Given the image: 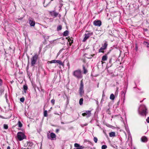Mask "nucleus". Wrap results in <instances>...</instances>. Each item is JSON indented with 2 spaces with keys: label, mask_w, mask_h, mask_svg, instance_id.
I'll return each instance as SVG.
<instances>
[{
  "label": "nucleus",
  "mask_w": 149,
  "mask_h": 149,
  "mask_svg": "<svg viewBox=\"0 0 149 149\" xmlns=\"http://www.w3.org/2000/svg\"><path fill=\"white\" fill-rule=\"evenodd\" d=\"M50 13L52 16H54L55 17H56L58 15V13L54 11L51 12Z\"/></svg>",
  "instance_id": "obj_13"
},
{
  "label": "nucleus",
  "mask_w": 149,
  "mask_h": 149,
  "mask_svg": "<svg viewBox=\"0 0 149 149\" xmlns=\"http://www.w3.org/2000/svg\"><path fill=\"white\" fill-rule=\"evenodd\" d=\"M44 116L45 117L47 116V111L46 110L44 112Z\"/></svg>",
  "instance_id": "obj_28"
},
{
  "label": "nucleus",
  "mask_w": 149,
  "mask_h": 149,
  "mask_svg": "<svg viewBox=\"0 0 149 149\" xmlns=\"http://www.w3.org/2000/svg\"><path fill=\"white\" fill-rule=\"evenodd\" d=\"M48 138L51 140H55L56 139V135L54 133H51L49 136L48 134L47 135Z\"/></svg>",
  "instance_id": "obj_6"
},
{
  "label": "nucleus",
  "mask_w": 149,
  "mask_h": 149,
  "mask_svg": "<svg viewBox=\"0 0 149 149\" xmlns=\"http://www.w3.org/2000/svg\"><path fill=\"white\" fill-rule=\"evenodd\" d=\"M122 93H124V92L123 91L122 92Z\"/></svg>",
  "instance_id": "obj_48"
},
{
  "label": "nucleus",
  "mask_w": 149,
  "mask_h": 149,
  "mask_svg": "<svg viewBox=\"0 0 149 149\" xmlns=\"http://www.w3.org/2000/svg\"><path fill=\"white\" fill-rule=\"evenodd\" d=\"M53 0H51V1H53Z\"/></svg>",
  "instance_id": "obj_52"
},
{
  "label": "nucleus",
  "mask_w": 149,
  "mask_h": 149,
  "mask_svg": "<svg viewBox=\"0 0 149 149\" xmlns=\"http://www.w3.org/2000/svg\"><path fill=\"white\" fill-rule=\"evenodd\" d=\"M84 92V84L82 80H81V81L80 86L79 89V93L80 95L82 96L83 95Z\"/></svg>",
  "instance_id": "obj_5"
},
{
  "label": "nucleus",
  "mask_w": 149,
  "mask_h": 149,
  "mask_svg": "<svg viewBox=\"0 0 149 149\" xmlns=\"http://www.w3.org/2000/svg\"><path fill=\"white\" fill-rule=\"evenodd\" d=\"M137 48H136V50H137Z\"/></svg>",
  "instance_id": "obj_51"
},
{
  "label": "nucleus",
  "mask_w": 149,
  "mask_h": 149,
  "mask_svg": "<svg viewBox=\"0 0 149 149\" xmlns=\"http://www.w3.org/2000/svg\"><path fill=\"white\" fill-rule=\"evenodd\" d=\"M145 45L147 48L149 49V43L147 42H144L143 43Z\"/></svg>",
  "instance_id": "obj_21"
},
{
  "label": "nucleus",
  "mask_w": 149,
  "mask_h": 149,
  "mask_svg": "<svg viewBox=\"0 0 149 149\" xmlns=\"http://www.w3.org/2000/svg\"><path fill=\"white\" fill-rule=\"evenodd\" d=\"M23 88L24 90V93H26V91L27 90L28 87L27 86L24 85L23 86Z\"/></svg>",
  "instance_id": "obj_20"
},
{
  "label": "nucleus",
  "mask_w": 149,
  "mask_h": 149,
  "mask_svg": "<svg viewBox=\"0 0 149 149\" xmlns=\"http://www.w3.org/2000/svg\"><path fill=\"white\" fill-rule=\"evenodd\" d=\"M87 125V124H86L85 125H84V126H86Z\"/></svg>",
  "instance_id": "obj_45"
},
{
  "label": "nucleus",
  "mask_w": 149,
  "mask_h": 149,
  "mask_svg": "<svg viewBox=\"0 0 149 149\" xmlns=\"http://www.w3.org/2000/svg\"><path fill=\"white\" fill-rule=\"evenodd\" d=\"M18 126L19 127H21L22 126V125L21 122L19 121H18Z\"/></svg>",
  "instance_id": "obj_24"
},
{
  "label": "nucleus",
  "mask_w": 149,
  "mask_h": 149,
  "mask_svg": "<svg viewBox=\"0 0 149 149\" xmlns=\"http://www.w3.org/2000/svg\"><path fill=\"white\" fill-rule=\"evenodd\" d=\"M146 110L147 109L145 106L141 105L139 108L138 111L140 115L146 116L147 113Z\"/></svg>",
  "instance_id": "obj_1"
},
{
  "label": "nucleus",
  "mask_w": 149,
  "mask_h": 149,
  "mask_svg": "<svg viewBox=\"0 0 149 149\" xmlns=\"http://www.w3.org/2000/svg\"><path fill=\"white\" fill-rule=\"evenodd\" d=\"M51 103L54 105L55 103V100L54 99H52L51 100Z\"/></svg>",
  "instance_id": "obj_33"
},
{
  "label": "nucleus",
  "mask_w": 149,
  "mask_h": 149,
  "mask_svg": "<svg viewBox=\"0 0 149 149\" xmlns=\"http://www.w3.org/2000/svg\"><path fill=\"white\" fill-rule=\"evenodd\" d=\"M137 48H136V50H137Z\"/></svg>",
  "instance_id": "obj_50"
},
{
  "label": "nucleus",
  "mask_w": 149,
  "mask_h": 149,
  "mask_svg": "<svg viewBox=\"0 0 149 149\" xmlns=\"http://www.w3.org/2000/svg\"><path fill=\"white\" fill-rule=\"evenodd\" d=\"M104 49H102V47H101L99 50V52H104Z\"/></svg>",
  "instance_id": "obj_30"
},
{
  "label": "nucleus",
  "mask_w": 149,
  "mask_h": 149,
  "mask_svg": "<svg viewBox=\"0 0 149 149\" xmlns=\"http://www.w3.org/2000/svg\"><path fill=\"white\" fill-rule=\"evenodd\" d=\"M146 121L148 123H149V117H148L146 119Z\"/></svg>",
  "instance_id": "obj_35"
},
{
  "label": "nucleus",
  "mask_w": 149,
  "mask_h": 149,
  "mask_svg": "<svg viewBox=\"0 0 149 149\" xmlns=\"http://www.w3.org/2000/svg\"><path fill=\"white\" fill-rule=\"evenodd\" d=\"M83 69L84 70V74H86L87 72V70L85 68L84 66H83Z\"/></svg>",
  "instance_id": "obj_27"
},
{
  "label": "nucleus",
  "mask_w": 149,
  "mask_h": 149,
  "mask_svg": "<svg viewBox=\"0 0 149 149\" xmlns=\"http://www.w3.org/2000/svg\"><path fill=\"white\" fill-rule=\"evenodd\" d=\"M26 149H30L29 148H28Z\"/></svg>",
  "instance_id": "obj_47"
},
{
  "label": "nucleus",
  "mask_w": 149,
  "mask_h": 149,
  "mask_svg": "<svg viewBox=\"0 0 149 149\" xmlns=\"http://www.w3.org/2000/svg\"><path fill=\"white\" fill-rule=\"evenodd\" d=\"M107 43L106 42H105L101 47L104 50L107 48Z\"/></svg>",
  "instance_id": "obj_17"
},
{
  "label": "nucleus",
  "mask_w": 149,
  "mask_h": 149,
  "mask_svg": "<svg viewBox=\"0 0 149 149\" xmlns=\"http://www.w3.org/2000/svg\"><path fill=\"white\" fill-rule=\"evenodd\" d=\"M93 33H86L85 34V37L83 40V41L84 42L87 39L90 37V36H92L93 35Z\"/></svg>",
  "instance_id": "obj_7"
},
{
  "label": "nucleus",
  "mask_w": 149,
  "mask_h": 149,
  "mask_svg": "<svg viewBox=\"0 0 149 149\" xmlns=\"http://www.w3.org/2000/svg\"><path fill=\"white\" fill-rule=\"evenodd\" d=\"M111 63V60H110L109 61V63Z\"/></svg>",
  "instance_id": "obj_42"
},
{
  "label": "nucleus",
  "mask_w": 149,
  "mask_h": 149,
  "mask_svg": "<svg viewBox=\"0 0 149 149\" xmlns=\"http://www.w3.org/2000/svg\"><path fill=\"white\" fill-rule=\"evenodd\" d=\"M29 23L31 26H34L35 25V22L34 20L30 19Z\"/></svg>",
  "instance_id": "obj_14"
},
{
  "label": "nucleus",
  "mask_w": 149,
  "mask_h": 149,
  "mask_svg": "<svg viewBox=\"0 0 149 149\" xmlns=\"http://www.w3.org/2000/svg\"><path fill=\"white\" fill-rule=\"evenodd\" d=\"M83 98H81L79 101V103L80 105H81L83 104Z\"/></svg>",
  "instance_id": "obj_23"
},
{
  "label": "nucleus",
  "mask_w": 149,
  "mask_h": 149,
  "mask_svg": "<svg viewBox=\"0 0 149 149\" xmlns=\"http://www.w3.org/2000/svg\"><path fill=\"white\" fill-rule=\"evenodd\" d=\"M68 31H66L64 32V33H63V35L64 36H67L68 35Z\"/></svg>",
  "instance_id": "obj_22"
},
{
  "label": "nucleus",
  "mask_w": 149,
  "mask_h": 149,
  "mask_svg": "<svg viewBox=\"0 0 149 149\" xmlns=\"http://www.w3.org/2000/svg\"><path fill=\"white\" fill-rule=\"evenodd\" d=\"M59 130L58 129H57L56 130V132H59Z\"/></svg>",
  "instance_id": "obj_39"
},
{
  "label": "nucleus",
  "mask_w": 149,
  "mask_h": 149,
  "mask_svg": "<svg viewBox=\"0 0 149 149\" xmlns=\"http://www.w3.org/2000/svg\"><path fill=\"white\" fill-rule=\"evenodd\" d=\"M50 63H58L59 64L61 65H63V64L62 63V62L60 60H52L50 61L49 62Z\"/></svg>",
  "instance_id": "obj_10"
},
{
  "label": "nucleus",
  "mask_w": 149,
  "mask_h": 149,
  "mask_svg": "<svg viewBox=\"0 0 149 149\" xmlns=\"http://www.w3.org/2000/svg\"><path fill=\"white\" fill-rule=\"evenodd\" d=\"M54 114L56 115H59V114L57 112H55L54 113Z\"/></svg>",
  "instance_id": "obj_37"
},
{
  "label": "nucleus",
  "mask_w": 149,
  "mask_h": 149,
  "mask_svg": "<svg viewBox=\"0 0 149 149\" xmlns=\"http://www.w3.org/2000/svg\"><path fill=\"white\" fill-rule=\"evenodd\" d=\"M125 93L124 94V97H125Z\"/></svg>",
  "instance_id": "obj_49"
},
{
  "label": "nucleus",
  "mask_w": 149,
  "mask_h": 149,
  "mask_svg": "<svg viewBox=\"0 0 149 149\" xmlns=\"http://www.w3.org/2000/svg\"><path fill=\"white\" fill-rule=\"evenodd\" d=\"M125 129H126V130L127 131V132H129V130L128 128H127V127L125 126Z\"/></svg>",
  "instance_id": "obj_34"
},
{
  "label": "nucleus",
  "mask_w": 149,
  "mask_h": 149,
  "mask_svg": "<svg viewBox=\"0 0 149 149\" xmlns=\"http://www.w3.org/2000/svg\"><path fill=\"white\" fill-rule=\"evenodd\" d=\"M141 141L143 142H146L148 141V139L145 136H142L141 138Z\"/></svg>",
  "instance_id": "obj_15"
},
{
  "label": "nucleus",
  "mask_w": 149,
  "mask_h": 149,
  "mask_svg": "<svg viewBox=\"0 0 149 149\" xmlns=\"http://www.w3.org/2000/svg\"><path fill=\"white\" fill-rule=\"evenodd\" d=\"M10 149V148L9 146H8L7 147V149Z\"/></svg>",
  "instance_id": "obj_40"
},
{
  "label": "nucleus",
  "mask_w": 149,
  "mask_h": 149,
  "mask_svg": "<svg viewBox=\"0 0 149 149\" xmlns=\"http://www.w3.org/2000/svg\"><path fill=\"white\" fill-rule=\"evenodd\" d=\"M94 141L95 143H97V139L96 137H94Z\"/></svg>",
  "instance_id": "obj_31"
},
{
  "label": "nucleus",
  "mask_w": 149,
  "mask_h": 149,
  "mask_svg": "<svg viewBox=\"0 0 149 149\" xmlns=\"http://www.w3.org/2000/svg\"><path fill=\"white\" fill-rule=\"evenodd\" d=\"M4 128L5 129H7L8 128V126L6 124H4Z\"/></svg>",
  "instance_id": "obj_32"
},
{
  "label": "nucleus",
  "mask_w": 149,
  "mask_h": 149,
  "mask_svg": "<svg viewBox=\"0 0 149 149\" xmlns=\"http://www.w3.org/2000/svg\"><path fill=\"white\" fill-rule=\"evenodd\" d=\"M62 29V26L61 25L58 26L57 27V30L58 31L61 30Z\"/></svg>",
  "instance_id": "obj_25"
},
{
  "label": "nucleus",
  "mask_w": 149,
  "mask_h": 149,
  "mask_svg": "<svg viewBox=\"0 0 149 149\" xmlns=\"http://www.w3.org/2000/svg\"><path fill=\"white\" fill-rule=\"evenodd\" d=\"M47 5V4L46 3V1H45L44 2V6L45 7Z\"/></svg>",
  "instance_id": "obj_36"
},
{
  "label": "nucleus",
  "mask_w": 149,
  "mask_h": 149,
  "mask_svg": "<svg viewBox=\"0 0 149 149\" xmlns=\"http://www.w3.org/2000/svg\"><path fill=\"white\" fill-rule=\"evenodd\" d=\"M109 135L110 137L114 136H115V133L114 132H111L109 134Z\"/></svg>",
  "instance_id": "obj_18"
},
{
  "label": "nucleus",
  "mask_w": 149,
  "mask_h": 149,
  "mask_svg": "<svg viewBox=\"0 0 149 149\" xmlns=\"http://www.w3.org/2000/svg\"><path fill=\"white\" fill-rule=\"evenodd\" d=\"M38 56L37 54H35L34 56H33L31 58V66H34L36 64Z\"/></svg>",
  "instance_id": "obj_2"
},
{
  "label": "nucleus",
  "mask_w": 149,
  "mask_h": 149,
  "mask_svg": "<svg viewBox=\"0 0 149 149\" xmlns=\"http://www.w3.org/2000/svg\"><path fill=\"white\" fill-rule=\"evenodd\" d=\"M20 101L21 102H24V97H22V98H20Z\"/></svg>",
  "instance_id": "obj_29"
},
{
  "label": "nucleus",
  "mask_w": 149,
  "mask_h": 149,
  "mask_svg": "<svg viewBox=\"0 0 149 149\" xmlns=\"http://www.w3.org/2000/svg\"><path fill=\"white\" fill-rule=\"evenodd\" d=\"M91 111H86V112L82 113V115L84 116H86L87 118H88L91 116Z\"/></svg>",
  "instance_id": "obj_8"
},
{
  "label": "nucleus",
  "mask_w": 149,
  "mask_h": 149,
  "mask_svg": "<svg viewBox=\"0 0 149 149\" xmlns=\"http://www.w3.org/2000/svg\"><path fill=\"white\" fill-rule=\"evenodd\" d=\"M2 83V80L1 79H0V85H1Z\"/></svg>",
  "instance_id": "obj_38"
},
{
  "label": "nucleus",
  "mask_w": 149,
  "mask_h": 149,
  "mask_svg": "<svg viewBox=\"0 0 149 149\" xmlns=\"http://www.w3.org/2000/svg\"><path fill=\"white\" fill-rule=\"evenodd\" d=\"M73 75L78 79L81 78L82 77L81 71L80 70H77L74 71L73 73Z\"/></svg>",
  "instance_id": "obj_3"
},
{
  "label": "nucleus",
  "mask_w": 149,
  "mask_h": 149,
  "mask_svg": "<svg viewBox=\"0 0 149 149\" xmlns=\"http://www.w3.org/2000/svg\"><path fill=\"white\" fill-rule=\"evenodd\" d=\"M74 146L76 147L77 148L74 149H84V147L83 146H80L79 144L75 143L74 144Z\"/></svg>",
  "instance_id": "obj_11"
},
{
  "label": "nucleus",
  "mask_w": 149,
  "mask_h": 149,
  "mask_svg": "<svg viewBox=\"0 0 149 149\" xmlns=\"http://www.w3.org/2000/svg\"><path fill=\"white\" fill-rule=\"evenodd\" d=\"M110 99L112 100H113L114 99L115 96L113 94H111L110 97Z\"/></svg>",
  "instance_id": "obj_19"
},
{
  "label": "nucleus",
  "mask_w": 149,
  "mask_h": 149,
  "mask_svg": "<svg viewBox=\"0 0 149 149\" xmlns=\"http://www.w3.org/2000/svg\"><path fill=\"white\" fill-rule=\"evenodd\" d=\"M33 145V143L31 141H27L24 144V146H25L32 147Z\"/></svg>",
  "instance_id": "obj_12"
},
{
  "label": "nucleus",
  "mask_w": 149,
  "mask_h": 149,
  "mask_svg": "<svg viewBox=\"0 0 149 149\" xmlns=\"http://www.w3.org/2000/svg\"><path fill=\"white\" fill-rule=\"evenodd\" d=\"M94 55V54L93 55H91V57H93V56Z\"/></svg>",
  "instance_id": "obj_46"
},
{
  "label": "nucleus",
  "mask_w": 149,
  "mask_h": 149,
  "mask_svg": "<svg viewBox=\"0 0 149 149\" xmlns=\"http://www.w3.org/2000/svg\"><path fill=\"white\" fill-rule=\"evenodd\" d=\"M62 6V4H61L60 6H59V7L61 8V7Z\"/></svg>",
  "instance_id": "obj_41"
},
{
  "label": "nucleus",
  "mask_w": 149,
  "mask_h": 149,
  "mask_svg": "<svg viewBox=\"0 0 149 149\" xmlns=\"http://www.w3.org/2000/svg\"><path fill=\"white\" fill-rule=\"evenodd\" d=\"M107 146L106 145H103L102 146V149H106Z\"/></svg>",
  "instance_id": "obj_26"
},
{
  "label": "nucleus",
  "mask_w": 149,
  "mask_h": 149,
  "mask_svg": "<svg viewBox=\"0 0 149 149\" xmlns=\"http://www.w3.org/2000/svg\"><path fill=\"white\" fill-rule=\"evenodd\" d=\"M61 17V15L60 14L59 15V17Z\"/></svg>",
  "instance_id": "obj_43"
},
{
  "label": "nucleus",
  "mask_w": 149,
  "mask_h": 149,
  "mask_svg": "<svg viewBox=\"0 0 149 149\" xmlns=\"http://www.w3.org/2000/svg\"><path fill=\"white\" fill-rule=\"evenodd\" d=\"M107 55H105L103 56L102 59V63H103V61H105L107 60Z\"/></svg>",
  "instance_id": "obj_16"
},
{
  "label": "nucleus",
  "mask_w": 149,
  "mask_h": 149,
  "mask_svg": "<svg viewBox=\"0 0 149 149\" xmlns=\"http://www.w3.org/2000/svg\"><path fill=\"white\" fill-rule=\"evenodd\" d=\"M101 24V22L100 20H95L93 22V24L95 26H100Z\"/></svg>",
  "instance_id": "obj_9"
},
{
  "label": "nucleus",
  "mask_w": 149,
  "mask_h": 149,
  "mask_svg": "<svg viewBox=\"0 0 149 149\" xmlns=\"http://www.w3.org/2000/svg\"><path fill=\"white\" fill-rule=\"evenodd\" d=\"M17 137L19 141H22L26 138L24 134L22 132H19L17 134Z\"/></svg>",
  "instance_id": "obj_4"
},
{
  "label": "nucleus",
  "mask_w": 149,
  "mask_h": 149,
  "mask_svg": "<svg viewBox=\"0 0 149 149\" xmlns=\"http://www.w3.org/2000/svg\"><path fill=\"white\" fill-rule=\"evenodd\" d=\"M61 124H64V123L63 122H61Z\"/></svg>",
  "instance_id": "obj_44"
}]
</instances>
